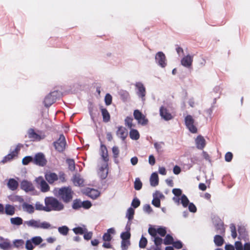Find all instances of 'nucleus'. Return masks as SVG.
Here are the masks:
<instances>
[{"mask_svg":"<svg viewBox=\"0 0 250 250\" xmlns=\"http://www.w3.org/2000/svg\"><path fill=\"white\" fill-rule=\"evenodd\" d=\"M44 203L46 205V212L59 211L62 210L64 208L63 205L54 197H46L44 199Z\"/></svg>","mask_w":250,"mask_h":250,"instance_id":"obj_1","label":"nucleus"},{"mask_svg":"<svg viewBox=\"0 0 250 250\" xmlns=\"http://www.w3.org/2000/svg\"><path fill=\"white\" fill-rule=\"evenodd\" d=\"M25 227L31 228L34 229H49L52 228L51 224L47 222L41 221L40 220L30 219L23 222Z\"/></svg>","mask_w":250,"mask_h":250,"instance_id":"obj_2","label":"nucleus"},{"mask_svg":"<svg viewBox=\"0 0 250 250\" xmlns=\"http://www.w3.org/2000/svg\"><path fill=\"white\" fill-rule=\"evenodd\" d=\"M62 96V92L58 90L51 91L45 97L44 104L45 106L49 107L55 102L58 98Z\"/></svg>","mask_w":250,"mask_h":250,"instance_id":"obj_3","label":"nucleus"},{"mask_svg":"<svg viewBox=\"0 0 250 250\" xmlns=\"http://www.w3.org/2000/svg\"><path fill=\"white\" fill-rule=\"evenodd\" d=\"M73 192L69 187H64L59 189L58 195L66 203L72 199Z\"/></svg>","mask_w":250,"mask_h":250,"instance_id":"obj_4","label":"nucleus"},{"mask_svg":"<svg viewBox=\"0 0 250 250\" xmlns=\"http://www.w3.org/2000/svg\"><path fill=\"white\" fill-rule=\"evenodd\" d=\"M23 145L21 144H18L17 145H16L13 149H11L10 152L3 158L1 161V163L4 164L8 161L12 160L15 157H17Z\"/></svg>","mask_w":250,"mask_h":250,"instance_id":"obj_5","label":"nucleus"},{"mask_svg":"<svg viewBox=\"0 0 250 250\" xmlns=\"http://www.w3.org/2000/svg\"><path fill=\"white\" fill-rule=\"evenodd\" d=\"M28 137L33 141H39L45 138V135L41 131H35L33 128H30L27 131Z\"/></svg>","mask_w":250,"mask_h":250,"instance_id":"obj_6","label":"nucleus"},{"mask_svg":"<svg viewBox=\"0 0 250 250\" xmlns=\"http://www.w3.org/2000/svg\"><path fill=\"white\" fill-rule=\"evenodd\" d=\"M43 239L41 236H35L27 240L25 243V249L27 250H33L34 247L41 244Z\"/></svg>","mask_w":250,"mask_h":250,"instance_id":"obj_7","label":"nucleus"},{"mask_svg":"<svg viewBox=\"0 0 250 250\" xmlns=\"http://www.w3.org/2000/svg\"><path fill=\"white\" fill-rule=\"evenodd\" d=\"M135 86L137 96L141 99L142 101H144L146 95V90L144 84L141 82H137Z\"/></svg>","mask_w":250,"mask_h":250,"instance_id":"obj_8","label":"nucleus"},{"mask_svg":"<svg viewBox=\"0 0 250 250\" xmlns=\"http://www.w3.org/2000/svg\"><path fill=\"white\" fill-rule=\"evenodd\" d=\"M156 63L162 68H165L167 65V61L165 54L159 51L156 54L155 57Z\"/></svg>","mask_w":250,"mask_h":250,"instance_id":"obj_9","label":"nucleus"},{"mask_svg":"<svg viewBox=\"0 0 250 250\" xmlns=\"http://www.w3.org/2000/svg\"><path fill=\"white\" fill-rule=\"evenodd\" d=\"M45 177L46 180L50 184H52L59 179H60L62 182H63L64 181V177L63 174L60 175L59 178L58 176L56 173L48 172L46 173Z\"/></svg>","mask_w":250,"mask_h":250,"instance_id":"obj_10","label":"nucleus"},{"mask_svg":"<svg viewBox=\"0 0 250 250\" xmlns=\"http://www.w3.org/2000/svg\"><path fill=\"white\" fill-rule=\"evenodd\" d=\"M65 137L63 135H61L59 139L54 143V146L56 150L59 152L63 151L66 146Z\"/></svg>","mask_w":250,"mask_h":250,"instance_id":"obj_11","label":"nucleus"},{"mask_svg":"<svg viewBox=\"0 0 250 250\" xmlns=\"http://www.w3.org/2000/svg\"><path fill=\"white\" fill-rule=\"evenodd\" d=\"M133 115L134 118L138 121V124L143 125H145L147 124V119L139 110H135Z\"/></svg>","mask_w":250,"mask_h":250,"instance_id":"obj_12","label":"nucleus"},{"mask_svg":"<svg viewBox=\"0 0 250 250\" xmlns=\"http://www.w3.org/2000/svg\"><path fill=\"white\" fill-rule=\"evenodd\" d=\"M185 124L188 130L193 133L197 132V128L194 125V121L192 117L190 115H188L185 118Z\"/></svg>","mask_w":250,"mask_h":250,"instance_id":"obj_13","label":"nucleus"},{"mask_svg":"<svg viewBox=\"0 0 250 250\" xmlns=\"http://www.w3.org/2000/svg\"><path fill=\"white\" fill-rule=\"evenodd\" d=\"M33 163L39 166L43 167L45 165L46 160L44 155L42 153H38L33 158Z\"/></svg>","mask_w":250,"mask_h":250,"instance_id":"obj_14","label":"nucleus"},{"mask_svg":"<svg viewBox=\"0 0 250 250\" xmlns=\"http://www.w3.org/2000/svg\"><path fill=\"white\" fill-rule=\"evenodd\" d=\"M238 231L239 234V238L244 240L246 243L247 242V241L249 240V235L245 227L244 226H239Z\"/></svg>","mask_w":250,"mask_h":250,"instance_id":"obj_15","label":"nucleus"},{"mask_svg":"<svg viewBox=\"0 0 250 250\" xmlns=\"http://www.w3.org/2000/svg\"><path fill=\"white\" fill-rule=\"evenodd\" d=\"M36 182L40 185L41 190L42 192H45L49 190V187L47 183L43 180L42 177H39L36 179Z\"/></svg>","mask_w":250,"mask_h":250,"instance_id":"obj_16","label":"nucleus"},{"mask_svg":"<svg viewBox=\"0 0 250 250\" xmlns=\"http://www.w3.org/2000/svg\"><path fill=\"white\" fill-rule=\"evenodd\" d=\"M160 114L161 117L166 121H168L172 119L173 116L168 110L164 106L160 109Z\"/></svg>","mask_w":250,"mask_h":250,"instance_id":"obj_17","label":"nucleus"},{"mask_svg":"<svg viewBox=\"0 0 250 250\" xmlns=\"http://www.w3.org/2000/svg\"><path fill=\"white\" fill-rule=\"evenodd\" d=\"M98 173L103 179H105L107 177L108 174L107 163L103 162L99 168Z\"/></svg>","mask_w":250,"mask_h":250,"instance_id":"obj_18","label":"nucleus"},{"mask_svg":"<svg viewBox=\"0 0 250 250\" xmlns=\"http://www.w3.org/2000/svg\"><path fill=\"white\" fill-rule=\"evenodd\" d=\"M21 188L26 192L32 191L34 189L32 184L27 180L22 181L21 182Z\"/></svg>","mask_w":250,"mask_h":250,"instance_id":"obj_19","label":"nucleus"},{"mask_svg":"<svg viewBox=\"0 0 250 250\" xmlns=\"http://www.w3.org/2000/svg\"><path fill=\"white\" fill-rule=\"evenodd\" d=\"M116 134L118 137L120 138L122 140H124L127 136L128 131L125 127L120 126L118 127Z\"/></svg>","mask_w":250,"mask_h":250,"instance_id":"obj_20","label":"nucleus"},{"mask_svg":"<svg viewBox=\"0 0 250 250\" xmlns=\"http://www.w3.org/2000/svg\"><path fill=\"white\" fill-rule=\"evenodd\" d=\"M215 228L217 233L224 234L225 233V228L223 222L221 220H218L215 224Z\"/></svg>","mask_w":250,"mask_h":250,"instance_id":"obj_21","label":"nucleus"},{"mask_svg":"<svg viewBox=\"0 0 250 250\" xmlns=\"http://www.w3.org/2000/svg\"><path fill=\"white\" fill-rule=\"evenodd\" d=\"M192 62V58L190 55H187L184 57L181 60V64L185 67H189Z\"/></svg>","mask_w":250,"mask_h":250,"instance_id":"obj_22","label":"nucleus"},{"mask_svg":"<svg viewBox=\"0 0 250 250\" xmlns=\"http://www.w3.org/2000/svg\"><path fill=\"white\" fill-rule=\"evenodd\" d=\"M115 230L114 228H110L107 229V232L105 233L103 236V239L104 241H110L111 239V234H114Z\"/></svg>","mask_w":250,"mask_h":250,"instance_id":"obj_23","label":"nucleus"},{"mask_svg":"<svg viewBox=\"0 0 250 250\" xmlns=\"http://www.w3.org/2000/svg\"><path fill=\"white\" fill-rule=\"evenodd\" d=\"M196 146L198 149H203L206 145L205 139L201 136H198L195 140Z\"/></svg>","mask_w":250,"mask_h":250,"instance_id":"obj_24","label":"nucleus"},{"mask_svg":"<svg viewBox=\"0 0 250 250\" xmlns=\"http://www.w3.org/2000/svg\"><path fill=\"white\" fill-rule=\"evenodd\" d=\"M86 194L91 198L95 199L100 195V193L98 190L88 188L86 189Z\"/></svg>","mask_w":250,"mask_h":250,"instance_id":"obj_25","label":"nucleus"},{"mask_svg":"<svg viewBox=\"0 0 250 250\" xmlns=\"http://www.w3.org/2000/svg\"><path fill=\"white\" fill-rule=\"evenodd\" d=\"M150 184L152 187H156L159 184V178L156 172H153L150 177Z\"/></svg>","mask_w":250,"mask_h":250,"instance_id":"obj_26","label":"nucleus"},{"mask_svg":"<svg viewBox=\"0 0 250 250\" xmlns=\"http://www.w3.org/2000/svg\"><path fill=\"white\" fill-rule=\"evenodd\" d=\"M22 208L24 211L28 213L32 214L34 212V207L32 205L27 203H23L22 205Z\"/></svg>","mask_w":250,"mask_h":250,"instance_id":"obj_27","label":"nucleus"},{"mask_svg":"<svg viewBox=\"0 0 250 250\" xmlns=\"http://www.w3.org/2000/svg\"><path fill=\"white\" fill-rule=\"evenodd\" d=\"M101 111L103 118V121L107 123L110 121V116L108 111L103 107H101Z\"/></svg>","mask_w":250,"mask_h":250,"instance_id":"obj_28","label":"nucleus"},{"mask_svg":"<svg viewBox=\"0 0 250 250\" xmlns=\"http://www.w3.org/2000/svg\"><path fill=\"white\" fill-rule=\"evenodd\" d=\"M15 207L11 205L6 204L5 207L4 213L8 215H13L15 214Z\"/></svg>","mask_w":250,"mask_h":250,"instance_id":"obj_29","label":"nucleus"},{"mask_svg":"<svg viewBox=\"0 0 250 250\" xmlns=\"http://www.w3.org/2000/svg\"><path fill=\"white\" fill-rule=\"evenodd\" d=\"M73 182L75 186H81L83 184V179L80 175L77 174L74 176Z\"/></svg>","mask_w":250,"mask_h":250,"instance_id":"obj_30","label":"nucleus"},{"mask_svg":"<svg viewBox=\"0 0 250 250\" xmlns=\"http://www.w3.org/2000/svg\"><path fill=\"white\" fill-rule=\"evenodd\" d=\"M8 187L12 190H15L18 186V182L14 179H10L7 183Z\"/></svg>","mask_w":250,"mask_h":250,"instance_id":"obj_31","label":"nucleus"},{"mask_svg":"<svg viewBox=\"0 0 250 250\" xmlns=\"http://www.w3.org/2000/svg\"><path fill=\"white\" fill-rule=\"evenodd\" d=\"M101 156L104 160V162L107 163V161L108 160V154H107V150L105 146L104 145H101Z\"/></svg>","mask_w":250,"mask_h":250,"instance_id":"obj_32","label":"nucleus"},{"mask_svg":"<svg viewBox=\"0 0 250 250\" xmlns=\"http://www.w3.org/2000/svg\"><path fill=\"white\" fill-rule=\"evenodd\" d=\"M8 199L12 202L22 203L23 202V199L21 196L17 195H11L8 196Z\"/></svg>","mask_w":250,"mask_h":250,"instance_id":"obj_33","label":"nucleus"},{"mask_svg":"<svg viewBox=\"0 0 250 250\" xmlns=\"http://www.w3.org/2000/svg\"><path fill=\"white\" fill-rule=\"evenodd\" d=\"M214 242L217 246H221L224 243V239L220 235H216L214 237Z\"/></svg>","mask_w":250,"mask_h":250,"instance_id":"obj_34","label":"nucleus"},{"mask_svg":"<svg viewBox=\"0 0 250 250\" xmlns=\"http://www.w3.org/2000/svg\"><path fill=\"white\" fill-rule=\"evenodd\" d=\"M11 223L13 225L19 226L21 224H23L22 219L19 217L15 218H11L10 219Z\"/></svg>","mask_w":250,"mask_h":250,"instance_id":"obj_35","label":"nucleus"},{"mask_svg":"<svg viewBox=\"0 0 250 250\" xmlns=\"http://www.w3.org/2000/svg\"><path fill=\"white\" fill-rule=\"evenodd\" d=\"M73 231L76 234H83L86 232L87 229L85 227V226H83V227H77L74 228L73 229Z\"/></svg>","mask_w":250,"mask_h":250,"instance_id":"obj_36","label":"nucleus"},{"mask_svg":"<svg viewBox=\"0 0 250 250\" xmlns=\"http://www.w3.org/2000/svg\"><path fill=\"white\" fill-rule=\"evenodd\" d=\"M130 137L132 140H137L139 139L140 135L138 131L136 129H132L130 131Z\"/></svg>","mask_w":250,"mask_h":250,"instance_id":"obj_37","label":"nucleus"},{"mask_svg":"<svg viewBox=\"0 0 250 250\" xmlns=\"http://www.w3.org/2000/svg\"><path fill=\"white\" fill-rule=\"evenodd\" d=\"M14 246L17 248H22L24 242L22 239H17L13 241Z\"/></svg>","mask_w":250,"mask_h":250,"instance_id":"obj_38","label":"nucleus"},{"mask_svg":"<svg viewBox=\"0 0 250 250\" xmlns=\"http://www.w3.org/2000/svg\"><path fill=\"white\" fill-rule=\"evenodd\" d=\"M154 146L158 152H162L164 151V144L163 143H155Z\"/></svg>","mask_w":250,"mask_h":250,"instance_id":"obj_39","label":"nucleus"},{"mask_svg":"<svg viewBox=\"0 0 250 250\" xmlns=\"http://www.w3.org/2000/svg\"><path fill=\"white\" fill-rule=\"evenodd\" d=\"M68 231L69 228L66 226L58 228V231L63 235H66L68 234Z\"/></svg>","mask_w":250,"mask_h":250,"instance_id":"obj_40","label":"nucleus"},{"mask_svg":"<svg viewBox=\"0 0 250 250\" xmlns=\"http://www.w3.org/2000/svg\"><path fill=\"white\" fill-rule=\"evenodd\" d=\"M134 214V210L131 208H129L127 209V212L126 214V216L128 218V221H131V220L133 218Z\"/></svg>","mask_w":250,"mask_h":250,"instance_id":"obj_41","label":"nucleus"},{"mask_svg":"<svg viewBox=\"0 0 250 250\" xmlns=\"http://www.w3.org/2000/svg\"><path fill=\"white\" fill-rule=\"evenodd\" d=\"M82 202L80 200H75L73 201L72 208L74 209H78L81 207H82Z\"/></svg>","mask_w":250,"mask_h":250,"instance_id":"obj_42","label":"nucleus"},{"mask_svg":"<svg viewBox=\"0 0 250 250\" xmlns=\"http://www.w3.org/2000/svg\"><path fill=\"white\" fill-rule=\"evenodd\" d=\"M181 203L184 207H187L190 203L188 198L185 195H182L181 196Z\"/></svg>","mask_w":250,"mask_h":250,"instance_id":"obj_43","label":"nucleus"},{"mask_svg":"<svg viewBox=\"0 0 250 250\" xmlns=\"http://www.w3.org/2000/svg\"><path fill=\"white\" fill-rule=\"evenodd\" d=\"M229 228L231 231V235L233 239L236 238L237 237V232L236 230V227L234 224H231L229 226Z\"/></svg>","mask_w":250,"mask_h":250,"instance_id":"obj_44","label":"nucleus"},{"mask_svg":"<svg viewBox=\"0 0 250 250\" xmlns=\"http://www.w3.org/2000/svg\"><path fill=\"white\" fill-rule=\"evenodd\" d=\"M142 187V183L139 178H136L134 182V188L136 190H139Z\"/></svg>","mask_w":250,"mask_h":250,"instance_id":"obj_45","label":"nucleus"},{"mask_svg":"<svg viewBox=\"0 0 250 250\" xmlns=\"http://www.w3.org/2000/svg\"><path fill=\"white\" fill-rule=\"evenodd\" d=\"M173 242V237L169 234L167 235L164 240V243L165 245L172 244Z\"/></svg>","mask_w":250,"mask_h":250,"instance_id":"obj_46","label":"nucleus"},{"mask_svg":"<svg viewBox=\"0 0 250 250\" xmlns=\"http://www.w3.org/2000/svg\"><path fill=\"white\" fill-rule=\"evenodd\" d=\"M66 162L68 165L69 169L71 171L74 170L75 168V166L74 160L72 159H67L66 160Z\"/></svg>","mask_w":250,"mask_h":250,"instance_id":"obj_47","label":"nucleus"},{"mask_svg":"<svg viewBox=\"0 0 250 250\" xmlns=\"http://www.w3.org/2000/svg\"><path fill=\"white\" fill-rule=\"evenodd\" d=\"M133 119L130 117H126L125 119V124L129 128H131L134 125L132 124Z\"/></svg>","mask_w":250,"mask_h":250,"instance_id":"obj_48","label":"nucleus"},{"mask_svg":"<svg viewBox=\"0 0 250 250\" xmlns=\"http://www.w3.org/2000/svg\"><path fill=\"white\" fill-rule=\"evenodd\" d=\"M164 195L160 191H156L153 194V198H155L156 199H159L161 200V199L164 198Z\"/></svg>","mask_w":250,"mask_h":250,"instance_id":"obj_49","label":"nucleus"},{"mask_svg":"<svg viewBox=\"0 0 250 250\" xmlns=\"http://www.w3.org/2000/svg\"><path fill=\"white\" fill-rule=\"evenodd\" d=\"M157 231L161 236H164L167 232L166 228L162 227L157 228Z\"/></svg>","mask_w":250,"mask_h":250,"instance_id":"obj_50","label":"nucleus"},{"mask_svg":"<svg viewBox=\"0 0 250 250\" xmlns=\"http://www.w3.org/2000/svg\"><path fill=\"white\" fill-rule=\"evenodd\" d=\"M36 209L38 210H43L46 211V205L44 206L40 202H36L35 204Z\"/></svg>","mask_w":250,"mask_h":250,"instance_id":"obj_51","label":"nucleus"},{"mask_svg":"<svg viewBox=\"0 0 250 250\" xmlns=\"http://www.w3.org/2000/svg\"><path fill=\"white\" fill-rule=\"evenodd\" d=\"M121 246L123 250H126L128 246L130 245L129 239H122Z\"/></svg>","mask_w":250,"mask_h":250,"instance_id":"obj_52","label":"nucleus"},{"mask_svg":"<svg viewBox=\"0 0 250 250\" xmlns=\"http://www.w3.org/2000/svg\"><path fill=\"white\" fill-rule=\"evenodd\" d=\"M30 162L33 163V158L31 156H26L22 160V163L24 165H27Z\"/></svg>","mask_w":250,"mask_h":250,"instance_id":"obj_53","label":"nucleus"},{"mask_svg":"<svg viewBox=\"0 0 250 250\" xmlns=\"http://www.w3.org/2000/svg\"><path fill=\"white\" fill-rule=\"evenodd\" d=\"M148 231L149 234L151 235L153 238L156 236L157 233V228L150 227L148 229Z\"/></svg>","mask_w":250,"mask_h":250,"instance_id":"obj_54","label":"nucleus"},{"mask_svg":"<svg viewBox=\"0 0 250 250\" xmlns=\"http://www.w3.org/2000/svg\"><path fill=\"white\" fill-rule=\"evenodd\" d=\"M147 241L146 239L142 236L139 242L140 247L141 248H145L147 244Z\"/></svg>","mask_w":250,"mask_h":250,"instance_id":"obj_55","label":"nucleus"},{"mask_svg":"<svg viewBox=\"0 0 250 250\" xmlns=\"http://www.w3.org/2000/svg\"><path fill=\"white\" fill-rule=\"evenodd\" d=\"M104 101L106 105H110L112 102V96L109 94H106L105 96Z\"/></svg>","mask_w":250,"mask_h":250,"instance_id":"obj_56","label":"nucleus"},{"mask_svg":"<svg viewBox=\"0 0 250 250\" xmlns=\"http://www.w3.org/2000/svg\"><path fill=\"white\" fill-rule=\"evenodd\" d=\"M10 247V243L7 242H4L0 243V248L3 250H7Z\"/></svg>","mask_w":250,"mask_h":250,"instance_id":"obj_57","label":"nucleus"},{"mask_svg":"<svg viewBox=\"0 0 250 250\" xmlns=\"http://www.w3.org/2000/svg\"><path fill=\"white\" fill-rule=\"evenodd\" d=\"M122 239H129L130 237V233L129 232L125 231L122 232L121 234Z\"/></svg>","mask_w":250,"mask_h":250,"instance_id":"obj_58","label":"nucleus"},{"mask_svg":"<svg viewBox=\"0 0 250 250\" xmlns=\"http://www.w3.org/2000/svg\"><path fill=\"white\" fill-rule=\"evenodd\" d=\"M154 242L156 245L155 247H158L162 243L163 239L159 237L156 236L154 237Z\"/></svg>","mask_w":250,"mask_h":250,"instance_id":"obj_59","label":"nucleus"},{"mask_svg":"<svg viewBox=\"0 0 250 250\" xmlns=\"http://www.w3.org/2000/svg\"><path fill=\"white\" fill-rule=\"evenodd\" d=\"M188 209L190 212L193 213H195V212H196V207L192 203H190L188 205Z\"/></svg>","mask_w":250,"mask_h":250,"instance_id":"obj_60","label":"nucleus"},{"mask_svg":"<svg viewBox=\"0 0 250 250\" xmlns=\"http://www.w3.org/2000/svg\"><path fill=\"white\" fill-rule=\"evenodd\" d=\"M143 210L145 212L150 213L152 212V209L149 205L146 204L143 207Z\"/></svg>","mask_w":250,"mask_h":250,"instance_id":"obj_61","label":"nucleus"},{"mask_svg":"<svg viewBox=\"0 0 250 250\" xmlns=\"http://www.w3.org/2000/svg\"><path fill=\"white\" fill-rule=\"evenodd\" d=\"M83 238L85 240H89L91 239L92 237L93 233L92 232H87V230L86 232L84 233Z\"/></svg>","mask_w":250,"mask_h":250,"instance_id":"obj_62","label":"nucleus"},{"mask_svg":"<svg viewBox=\"0 0 250 250\" xmlns=\"http://www.w3.org/2000/svg\"><path fill=\"white\" fill-rule=\"evenodd\" d=\"M232 157H233V155H232V153H231L230 152H227L225 156V161L228 162H230L232 159Z\"/></svg>","mask_w":250,"mask_h":250,"instance_id":"obj_63","label":"nucleus"},{"mask_svg":"<svg viewBox=\"0 0 250 250\" xmlns=\"http://www.w3.org/2000/svg\"><path fill=\"white\" fill-rule=\"evenodd\" d=\"M235 247L236 250H244V247L240 241H236L235 243Z\"/></svg>","mask_w":250,"mask_h":250,"instance_id":"obj_64","label":"nucleus"}]
</instances>
